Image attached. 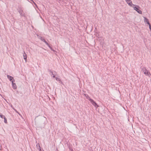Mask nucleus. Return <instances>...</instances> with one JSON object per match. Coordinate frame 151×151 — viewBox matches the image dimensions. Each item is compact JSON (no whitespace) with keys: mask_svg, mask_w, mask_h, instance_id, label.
<instances>
[{"mask_svg":"<svg viewBox=\"0 0 151 151\" xmlns=\"http://www.w3.org/2000/svg\"><path fill=\"white\" fill-rule=\"evenodd\" d=\"M142 71L144 73L146 76L149 77L151 76V74L149 71L147 70L145 67H143L142 69Z\"/></svg>","mask_w":151,"mask_h":151,"instance_id":"1","label":"nucleus"},{"mask_svg":"<svg viewBox=\"0 0 151 151\" xmlns=\"http://www.w3.org/2000/svg\"><path fill=\"white\" fill-rule=\"evenodd\" d=\"M18 12L21 17H26V15L23 12V11L21 7L19 8V9H18Z\"/></svg>","mask_w":151,"mask_h":151,"instance_id":"2","label":"nucleus"},{"mask_svg":"<svg viewBox=\"0 0 151 151\" xmlns=\"http://www.w3.org/2000/svg\"><path fill=\"white\" fill-rule=\"evenodd\" d=\"M135 6L134 7V9L136 10L138 13L139 14H142V11L139 9V6L137 5H135Z\"/></svg>","mask_w":151,"mask_h":151,"instance_id":"3","label":"nucleus"},{"mask_svg":"<svg viewBox=\"0 0 151 151\" xmlns=\"http://www.w3.org/2000/svg\"><path fill=\"white\" fill-rule=\"evenodd\" d=\"M88 98H89V100L90 101L91 103L95 107H99V106L96 103L95 101H94L93 100L91 99L88 95H87Z\"/></svg>","mask_w":151,"mask_h":151,"instance_id":"4","label":"nucleus"},{"mask_svg":"<svg viewBox=\"0 0 151 151\" xmlns=\"http://www.w3.org/2000/svg\"><path fill=\"white\" fill-rule=\"evenodd\" d=\"M127 3L131 6L134 7L135 5L133 4L131 0H125Z\"/></svg>","mask_w":151,"mask_h":151,"instance_id":"5","label":"nucleus"},{"mask_svg":"<svg viewBox=\"0 0 151 151\" xmlns=\"http://www.w3.org/2000/svg\"><path fill=\"white\" fill-rule=\"evenodd\" d=\"M15 82V80L13 79L12 81V88L14 89H16L17 88V86L16 84L14 83V82Z\"/></svg>","mask_w":151,"mask_h":151,"instance_id":"6","label":"nucleus"},{"mask_svg":"<svg viewBox=\"0 0 151 151\" xmlns=\"http://www.w3.org/2000/svg\"><path fill=\"white\" fill-rule=\"evenodd\" d=\"M7 76L8 78L9 79V81H12V80L14 79L12 77L10 76L9 75H7Z\"/></svg>","mask_w":151,"mask_h":151,"instance_id":"7","label":"nucleus"},{"mask_svg":"<svg viewBox=\"0 0 151 151\" xmlns=\"http://www.w3.org/2000/svg\"><path fill=\"white\" fill-rule=\"evenodd\" d=\"M144 22H146V23L147 24H150V23H149V22L148 19L145 17H144Z\"/></svg>","mask_w":151,"mask_h":151,"instance_id":"8","label":"nucleus"},{"mask_svg":"<svg viewBox=\"0 0 151 151\" xmlns=\"http://www.w3.org/2000/svg\"><path fill=\"white\" fill-rule=\"evenodd\" d=\"M36 147L37 149L38 150H39L40 151H42L40 145L39 144V143L37 144L36 145Z\"/></svg>","mask_w":151,"mask_h":151,"instance_id":"9","label":"nucleus"},{"mask_svg":"<svg viewBox=\"0 0 151 151\" xmlns=\"http://www.w3.org/2000/svg\"><path fill=\"white\" fill-rule=\"evenodd\" d=\"M23 57L24 59L26 61L27 60V56L26 54L25 53V52H24V53L23 54Z\"/></svg>","mask_w":151,"mask_h":151,"instance_id":"10","label":"nucleus"},{"mask_svg":"<svg viewBox=\"0 0 151 151\" xmlns=\"http://www.w3.org/2000/svg\"><path fill=\"white\" fill-rule=\"evenodd\" d=\"M41 40L44 42H45L46 44L47 45H48V43L46 41L45 39H43L42 40Z\"/></svg>","mask_w":151,"mask_h":151,"instance_id":"11","label":"nucleus"},{"mask_svg":"<svg viewBox=\"0 0 151 151\" xmlns=\"http://www.w3.org/2000/svg\"><path fill=\"white\" fill-rule=\"evenodd\" d=\"M3 119H4V122H5V123L6 124L7 123V119L4 116V117H3Z\"/></svg>","mask_w":151,"mask_h":151,"instance_id":"12","label":"nucleus"},{"mask_svg":"<svg viewBox=\"0 0 151 151\" xmlns=\"http://www.w3.org/2000/svg\"><path fill=\"white\" fill-rule=\"evenodd\" d=\"M48 47L50 48V49L53 51H54V50L52 48V47H50V45L48 44V45H47Z\"/></svg>","mask_w":151,"mask_h":151,"instance_id":"13","label":"nucleus"},{"mask_svg":"<svg viewBox=\"0 0 151 151\" xmlns=\"http://www.w3.org/2000/svg\"><path fill=\"white\" fill-rule=\"evenodd\" d=\"M55 78V79H56V80L57 81H60V82L61 81L60 79V78H57V77H56Z\"/></svg>","mask_w":151,"mask_h":151,"instance_id":"14","label":"nucleus"},{"mask_svg":"<svg viewBox=\"0 0 151 151\" xmlns=\"http://www.w3.org/2000/svg\"><path fill=\"white\" fill-rule=\"evenodd\" d=\"M48 70L49 72H50V73H51L52 75H53V72H52V71H51V70H50V69H48Z\"/></svg>","mask_w":151,"mask_h":151,"instance_id":"15","label":"nucleus"},{"mask_svg":"<svg viewBox=\"0 0 151 151\" xmlns=\"http://www.w3.org/2000/svg\"><path fill=\"white\" fill-rule=\"evenodd\" d=\"M149 25V28L150 30H151V26L150 23L149 24H148Z\"/></svg>","mask_w":151,"mask_h":151,"instance_id":"16","label":"nucleus"},{"mask_svg":"<svg viewBox=\"0 0 151 151\" xmlns=\"http://www.w3.org/2000/svg\"><path fill=\"white\" fill-rule=\"evenodd\" d=\"M85 95L86 96V97L87 99H88L89 100V98H88V96H87L88 95H87V94H86V95L85 94Z\"/></svg>","mask_w":151,"mask_h":151,"instance_id":"17","label":"nucleus"},{"mask_svg":"<svg viewBox=\"0 0 151 151\" xmlns=\"http://www.w3.org/2000/svg\"><path fill=\"white\" fill-rule=\"evenodd\" d=\"M56 151H59L58 149V148L57 147H56Z\"/></svg>","mask_w":151,"mask_h":151,"instance_id":"18","label":"nucleus"},{"mask_svg":"<svg viewBox=\"0 0 151 151\" xmlns=\"http://www.w3.org/2000/svg\"><path fill=\"white\" fill-rule=\"evenodd\" d=\"M52 75V77L53 78H55L56 77L53 74V75Z\"/></svg>","mask_w":151,"mask_h":151,"instance_id":"19","label":"nucleus"},{"mask_svg":"<svg viewBox=\"0 0 151 151\" xmlns=\"http://www.w3.org/2000/svg\"><path fill=\"white\" fill-rule=\"evenodd\" d=\"M40 39L41 40H42L43 39L42 38V37H41Z\"/></svg>","mask_w":151,"mask_h":151,"instance_id":"20","label":"nucleus"},{"mask_svg":"<svg viewBox=\"0 0 151 151\" xmlns=\"http://www.w3.org/2000/svg\"><path fill=\"white\" fill-rule=\"evenodd\" d=\"M14 110L16 111L17 112V111L16 109H14Z\"/></svg>","mask_w":151,"mask_h":151,"instance_id":"21","label":"nucleus"},{"mask_svg":"<svg viewBox=\"0 0 151 151\" xmlns=\"http://www.w3.org/2000/svg\"><path fill=\"white\" fill-rule=\"evenodd\" d=\"M33 2V3H34L35 2L34 1H33V0H31Z\"/></svg>","mask_w":151,"mask_h":151,"instance_id":"22","label":"nucleus"},{"mask_svg":"<svg viewBox=\"0 0 151 151\" xmlns=\"http://www.w3.org/2000/svg\"><path fill=\"white\" fill-rule=\"evenodd\" d=\"M16 112H17V113H18V114H19V115H20V114H19V112H18L17 111Z\"/></svg>","mask_w":151,"mask_h":151,"instance_id":"23","label":"nucleus"},{"mask_svg":"<svg viewBox=\"0 0 151 151\" xmlns=\"http://www.w3.org/2000/svg\"><path fill=\"white\" fill-rule=\"evenodd\" d=\"M34 4H35V5H36V3H35Z\"/></svg>","mask_w":151,"mask_h":151,"instance_id":"24","label":"nucleus"},{"mask_svg":"<svg viewBox=\"0 0 151 151\" xmlns=\"http://www.w3.org/2000/svg\"><path fill=\"white\" fill-rule=\"evenodd\" d=\"M12 108L14 109H14H15L14 108Z\"/></svg>","mask_w":151,"mask_h":151,"instance_id":"25","label":"nucleus"}]
</instances>
